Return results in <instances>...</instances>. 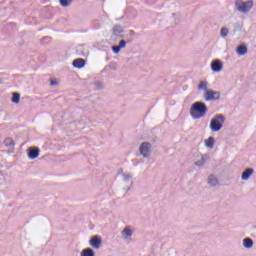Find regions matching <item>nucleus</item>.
I'll use <instances>...</instances> for the list:
<instances>
[{
    "label": "nucleus",
    "mask_w": 256,
    "mask_h": 256,
    "mask_svg": "<svg viewBox=\"0 0 256 256\" xmlns=\"http://www.w3.org/2000/svg\"><path fill=\"white\" fill-rule=\"evenodd\" d=\"M243 243V247H245V249H252L253 248V239L251 238H244L242 240Z\"/></svg>",
    "instance_id": "f3484780"
},
{
    "label": "nucleus",
    "mask_w": 256,
    "mask_h": 256,
    "mask_svg": "<svg viewBox=\"0 0 256 256\" xmlns=\"http://www.w3.org/2000/svg\"><path fill=\"white\" fill-rule=\"evenodd\" d=\"M109 67H110V69H117V64H115V63H112V64H110L109 65Z\"/></svg>",
    "instance_id": "a878e982"
},
{
    "label": "nucleus",
    "mask_w": 256,
    "mask_h": 256,
    "mask_svg": "<svg viewBox=\"0 0 256 256\" xmlns=\"http://www.w3.org/2000/svg\"><path fill=\"white\" fill-rule=\"evenodd\" d=\"M208 87H209L208 81H200L198 84V91H205V93H207V91H209Z\"/></svg>",
    "instance_id": "dca6fc26"
},
{
    "label": "nucleus",
    "mask_w": 256,
    "mask_h": 256,
    "mask_svg": "<svg viewBox=\"0 0 256 256\" xmlns=\"http://www.w3.org/2000/svg\"><path fill=\"white\" fill-rule=\"evenodd\" d=\"M11 101L12 103H16V105L19 104V102L21 101V94L13 92Z\"/></svg>",
    "instance_id": "4be33fe9"
},
{
    "label": "nucleus",
    "mask_w": 256,
    "mask_h": 256,
    "mask_svg": "<svg viewBox=\"0 0 256 256\" xmlns=\"http://www.w3.org/2000/svg\"><path fill=\"white\" fill-rule=\"evenodd\" d=\"M247 51H248V49H247V46H245V45H240L236 49L237 54L241 55V56L247 55Z\"/></svg>",
    "instance_id": "aec40b11"
},
{
    "label": "nucleus",
    "mask_w": 256,
    "mask_h": 256,
    "mask_svg": "<svg viewBox=\"0 0 256 256\" xmlns=\"http://www.w3.org/2000/svg\"><path fill=\"white\" fill-rule=\"evenodd\" d=\"M206 159H209V156H207V154H204L201 156L200 160H198L194 163V165H196V167H203V165H205Z\"/></svg>",
    "instance_id": "412c9836"
},
{
    "label": "nucleus",
    "mask_w": 256,
    "mask_h": 256,
    "mask_svg": "<svg viewBox=\"0 0 256 256\" xmlns=\"http://www.w3.org/2000/svg\"><path fill=\"white\" fill-rule=\"evenodd\" d=\"M211 69L214 73H219L223 71V62H221V60L219 59L212 61Z\"/></svg>",
    "instance_id": "1a4fd4ad"
},
{
    "label": "nucleus",
    "mask_w": 256,
    "mask_h": 256,
    "mask_svg": "<svg viewBox=\"0 0 256 256\" xmlns=\"http://www.w3.org/2000/svg\"><path fill=\"white\" fill-rule=\"evenodd\" d=\"M203 97L205 101H219L221 99V92L209 89L204 92Z\"/></svg>",
    "instance_id": "39448f33"
},
{
    "label": "nucleus",
    "mask_w": 256,
    "mask_h": 256,
    "mask_svg": "<svg viewBox=\"0 0 256 256\" xmlns=\"http://www.w3.org/2000/svg\"><path fill=\"white\" fill-rule=\"evenodd\" d=\"M123 33H125V30L121 25H114L112 28L111 35L112 41H117V39H123V37H125Z\"/></svg>",
    "instance_id": "423d86ee"
},
{
    "label": "nucleus",
    "mask_w": 256,
    "mask_h": 256,
    "mask_svg": "<svg viewBox=\"0 0 256 256\" xmlns=\"http://www.w3.org/2000/svg\"><path fill=\"white\" fill-rule=\"evenodd\" d=\"M4 145L10 149H13V147H15V142L11 138H6L4 140Z\"/></svg>",
    "instance_id": "5701e85b"
},
{
    "label": "nucleus",
    "mask_w": 256,
    "mask_h": 256,
    "mask_svg": "<svg viewBox=\"0 0 256 256\" xmlns=\"http://www.w3.org/2000/svg\"><path fill=\"white\" fill-rule=\"evenodd\" d=\"M139 153L144 159H149L153 153V146L149 142H143L139 146Z\"/></svg>",
    "instance_id": "20e7f679"
},
{
    "label": "nucleus",
    "mask_w": 256,
    "mask_h": 256,
    "mask_svg": "<svg viewBox=\"0 0 256 256\" xmlns=\"http://www.w3.org/2000/svg\"><path fill=\"white\" fill-rule=\"evenodd\" d=\"M207 184L209 185V187H218L219 179L217 178V176L211 174L207 178Z\"/></svg>",
    "instance_id": "4468645a"
},
{
    "label": "nucleus",
    "mask_w": 256,
    "mask_h": 256,
    "mask_svg": "<svg viewBox=\"0 0 256 256\" xmlns=\"http://www.w3.org/2000/svg\"><path fill=\"white\" fill-rule=\"evenodd\" d=\"M227 35H229V28L227 27H222L220 29V37H222L223 39H225V37H227Z\"/></svg>",
    "instance_id": "b1692460"
},
{
    "label": "nucleus",
    "mask_w": 256,
    "mask_h": 256,
    "mask_svg": "<svg viewBox=\"0 0 256 256\" xmlns=\"http://www.w3.org/2000/svg\"><path fill=\"white\" fill-rule=\"evenodd\" d=\"M204 143H205V146L208 149H213V147H215V138L214 137H209L208 139H206L204 141Z\"/></svg>",
    "instance_id": "6ab92c4d"
},
{
    "label": "nucleus",
    "mask_w": 256,
    "mask_h": 256,
    "mask_svg": "<svg viewBox=\"0 0 256 256\" xmlns=\"http://www.w3.org/2000/svg\"><path fill=\"white\" fill-rule=\"evenodd\" d=\"M207 105L203 102H195L190 107V115L192 119H203L207 115Z\"/></svg>",
    "instance_id": "f257e3e1"
},
{
    "label": "nucleus",
    "mask_w": 256,
    "mask_h": 256,
    "mask_svg": "<svg viewBox=\"0 0 256 256\" xmlns=\"http://www.w3.org/2000/svg\"><path fill=\"white\" fill-rule=\"evenodd\" d=\"M80 256H95V250L93 248H85L81 251Z\"/></svg>",
    "instance_id": "a211bd4d"
},
{
    "label": "nucleus",
    "mask_w": 256,
    "mask_h": 256,
    "mask_svg": "<svg viewBox=\"0 0 256 256\" xmlns=\"http://www.w3.org/2000/svg\"><path fill=\"white\" fill-rule=\"evenodd\" d=\"M122 183L124 185V191H129L133 185V174L128 172L123 173Z\"/></svg>",
    "instance_id": "0eeeda50"
},
{
    "label": "nucleus",
    "mask_w": 256,
    "mask_h": 256,
    "mask_svg": "<svg viewBox=\"0 0 256 256\" xmlns=\"http://www.w3.org/2000/svg\"><path fill=\"white\" fill-rule=\"evenodd\" d=\"M41 153V150H39V148L37 147H29L27 149V154L29 159H37V157H39Z\"/></svg>",
    "instance_id": "9d476101"
},
{
    "label": "nucleus",
    "mask_w": 256,
    "mask_h": 256,
    "mask_svg": "<svg viewBox=\"0 0 256 256\" xmlns=\"http://www.w3.org/2000/svg\"><path fill=\"white\" fill-rule=\"evenodd\" d=\"M61 7H70L73 0H59Z\"/></svg>",
    "instance_id": "393cba45"
},
{
    "label": "nucleus",
    "mask_w": 256,
    "mask_h": 256,
    "mask_svg": "<svg viewBox=\"0 0 256 256\" xmlns=\"http://www.w3.org/2000/svg\"><path fill=\"white\" fill-rule=\"evenodd\" d=\"M125 47H127V41L122 39L119 41V45L112 46V51L113 53H115V55H119V53L121 52V49H125Z\"/></svg>",
    "instance_id": "f8f14e48"
},
{
    "label": "nucleus",
    "mask_w": 256,
    "mask_h": 256,
    "mask_svg": "<svg viewBox=\"0 0 256 256\" xmlns=\"http://www.w3.org/2000/svg\"><path fill=\"white\" fill-rule=\"evenodd\" d=\"M84 121H89V120L87 118H85Z\"/></svg>",
    "instance_id": "c85d7f7f"
},
{
    "label": "nucleus",
    "mask_w": 256,
    "mask_h": 256,
    "mask_svg": "<svg viewBox=\"0 0 256 256\" xmlns=\"http://www.w3.org/2000/svg\"><path fill=\"white\" fill-rule=\"evenodd\" d=\"M89 245L92 249H101L103 239L99 235L92 236L89 240Z\"/></svg>",
    "instance_id": "6e6552de"
},
{
    "label": "nucleus",
    "mask_w": 256,
    "mask_h": 256,
    "mask_svg": "<svg viewBox=\"0 0 256 256\" xmlns=\"http://www.w3.org/2000/svg\"><path fill=\"white\" fill-rule=\"evenodd\" d=\"M235 9L239 13L243 15H247L253 9L254 2L253 0L243 1V0H236L235 1Z\"/></svg>",
    "instance_id": "f03ea898"
},
{
    "label": "nucleus",
    "mask_w": 256,
    "mask_h": 256,
    "mask_svg": "<svg viewBox=\"0 0 256 256\" xmlns=\"http://www.w3.org/2000/svg\"><path fill=\"white\" fill-rule=\"evenodd\" d=\"M255 173V169L253 168H247L242 172L241 180L242 181H249L251 179V176Z\"/></svg>",
    "instance_id": "ddd939ff"
},
{
    "label": "nucleus",
    "mask_w": 256,
    "mask_h": 256,
    "mask_svg": "<svg viewBox=\"0 0 256 256\" xmlns=\"http://www.w3.org/2000/svg\"><path fill=\"white\" fill-rule=\"evenodd\" d=\"M50 85H51L52 87H54L55 85H57V81L51 80Z\"/></svg>",
    "instance_id": "bb28decb"
},
{
    "label": "nucleus",
    "mask_w": 256,
    "mask_h": 256,
    "mask_svg": "<svg viewBox=\"0 0 256 256\" xmlns=\"http://www.w3.org/2000/svg\"><path fill=\"white\" fill-rule=\"evenodd\" d=\"M121 235L124 239V241H131V237H133V229H131V227L126 226L122 232Z\"/></svg>",
    "instance_id": "9b49d317"
},
{
    "label": "nucleus",
    "mask_w": 256,
    "mask_h": 256,
    "mask_svg": "<svg viewBox=\"0 0 256 256\" xmlns=\"http://www.w3.org/2000/svg\"><path fill=\"white\" fill-rule=\"evenodd\" d=\"M223 123H225V115L217 114L213 119L210 121V129L214 133H218V131L223 129Z\"/></svg>",
    "instance_id": "7ed1b4c3"
},
{
    "label": "nucleus",
    "mask_w": 256,
    "mask_h": 256,
    "mask_svg": "<svg viewBox=\"0 0 256 256\" xmlns=\"http://www.w3.org/2000/svg\"><path fill=\"white\" fill-rule=\"evenodd\" d=\"M72 65L76 69H83L85 67V60L83 58H77L72 62Z\"/></svg>",
    "instance_id": "2eb2a0df"
},
{
    "label": "nucleus",
    "mask_w": 256,
    "mask_h": 256,
    "mask_svg": "<svg viewBox=\"0 0 256 256\" xmlns=\"http://www.w3.org/2000/svg\"><path fill=\"white\" fill-rule=\"evenodd\" d=\"M80 129H85V125H83V126H80Z\"/></svg>",
    "instance_id": "cd10ccee"
}]
</instances>
